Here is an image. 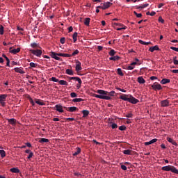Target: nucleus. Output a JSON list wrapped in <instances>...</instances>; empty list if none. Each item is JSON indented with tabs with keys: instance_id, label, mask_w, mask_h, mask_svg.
Returning <instances> with one entry per match:
<instances>
[{
	"instance_id": "nucleus-7",
	"label": "nucleus",
	"mask_w": 178,
	"mask_h": 178,
	"mask_svg": "<svg viewBox=\"0 0 178 178\" xmlns=\"http://www.w3.org/2000/svg\"><path fill=\"white\" fill-rule=\"evenodd\" d=\"M9 51L10 54H13V55H16V54H19L20 52V48L17 49H13L12 47H10Z\"/></svg>"
},
{
	"instance_id": "nucleus-33",
	"label": "nucleus",
	"mask_w": 178,
	"mask_h": 178,
	"mask_svg": "<svg viewBox=\"0 0 178 178\" xmlns=\"http://www.w3.org/2000/svg\"><path fill=\"white\" fill-rule=\"evenodd\" d=\"M139 44H142V45H149V44H151V42H144V41L140 40Z\"/></svg>"
},
{
	"instance_id": "nucleus-29",
	"label": "nucleus",
	"mask_w": 178,
	"mask_h": 178,
	"mask_svg": "<svg viewBox=\"0 0 178 178\" xmlns=\"http://www.w3.org/2000/svg\"><path fill=\"white\" fill-rule=\"evenodd\" d=\"M82 113L83 115V118H86V116H88V115H90V111L87 110H83L82 111Z\"/></svg>"
},
{
	"instance_id": "nucleus-22",
	"label": "nucleus",
	"mask_w": 178,
	"mask_h": 178,
	"mask_svg": "<svg viewBox=\"0 0 178 178\" xmlns=\"http://www.w3.org/2000/svg\"><path fill=\"white\" fill-rule=\"evenodd\" d=\"M167 140L168 141V143H170L171 144H172V145H177V143H176V141H175V140L170 138H167Z\"/></svg>"
},
{
	"instance_id": "nucleus-18",
	"label": "nucleus",
	"mask_w": 178,
	"mask_h": 178,
	"mask_svg": "<svg viewBox=\"0 0 178 178\" xmlns=\"http://www.w3.org/2000/svg\"><path fill=\"white\" fill-rule=\"evenodd\" d=\"M12 173H20V170L17 168H13L10 170Z\"/></svg>"
},
{
	"instance_id": "nucleus-27",
	"label": "nucleus",
	"mask_w": 178,
	"mask_h": 178,
	"mask_svg": "<svg viewBox=\"0 0 178 178\" xmlns=\"http://www.w3.org/2000/svg\"><path fill=\"white\" fill-rule=\"evenodd\" d=\"M70 80H76L78 83H82L81 79L79 77H70Z\"/></svg>"
},
{
	"instance_id": "nucleus-13",
	"label": "nucleus",
	"mask_w": 178,
	"mask_h": 178,
	"mask_svg": "<svg viewBox=\"0 0 178 178\" xmlns=\"http://www.w3.org/2000/svg\"><path fill=\"white\" fill-rule=\"evenodd\" d=\"M15 72H16V73H20V74H24V71L23 70V68L22 67H15L14 69Z\"/></svg>"
},
{
	"instance_id": "nucleus-38",
	"label": "nucleus",
	"mask_w": 178,
	"mask_h": 178,
	"mask_svg": "<svg viewBox=\"0 0 178 178\" xmlns=\"http://www.w3.org/2000/svg\"><path fill=\"white\" fill-rule=\"evenodd\" d=\"M76 149V152L73 154L74 156H76V155H79V154L81 152V149H80L79 147H77Z\"/></svg>"
},
{
	"instance_id": "nucleus-23",
	"label": "nucleus",
	"mask_w": 178,
	"mask_h": 178,
	"mask_svg": "<svg viewBox=\"0 0 178 178\" xmlns=\"http://www.w3.org/2000/svg\"><path fill=\"white\" fill-rule=\"evenodd\" d=\"M59 84L60 86H69V83H67V81H65V80H60L58 81Z\"/></svg>"
},
{
	"instance_id": "nucleus-19",
	"label": "nucleus",
	"mask_w": 178,
	"mask_h": 178,
	"mask_svg": "<svg viewBox=\"0 0 178 178\" xmlns=\"http://www.w3.org/2000/svg\"><path fill=\"white\" fill-rule=\"evenodd\" d=\"M40 144H44V143H49V140L45 138H42L39 140Z\"/></svg>"
},
{
	"instance_id": "nucleus-30",
	"label": "nucleus",
	"mask_w": 178,
	"mask_h": 178,
	"mask_svg": "<svg viewBox=\"0 0 178 178\" xmlns=\"http://www.w3.org/2000/svg\"><path fill=\"white\" fill-rule=\"evenodd\" d=\"M147 6H149V3H145L142 6H139L137 7V9H144L145 8H147Z\"/></svg>"
},
{
	"instance_id": "nucleus-26",
	"label": "nucleus",
	"mask_w": 178,
	"mask_h": 178,
	"mask_svg": "<svg viewBox=\"0 0 178 178\" xmlns=\"http://www.w3.org/2000/svg\"><path fill=\"white\" fill-rule=\"evenodd\" d=\"M167 83H170V79H163L161 81V84H167Z\"/></svg>"
},
{
	"instance_id": "nucleus-28",
	"label": "nucleus",
	"mask_w": 178,
	"mask_h": 178,
	"mask_svg": "<svg viewBox=\"0 0 178 178\" xmlns=\"http://www.w3.org/2000/svg\"><path fill=\"white\" fill-rule=\"evenodd\" d=\"M65 73L67 74H69L70 76H73L74 73H73V70H70V69H67L65 71Z\"/></svg>"
},
{
	"instance_id": "nucleus-48",
	"label": "nucleus",
	"mask_w": 178,
	"mask_h": 178,
	"mask_svg": "<svg viewBox=\"0 0 178 178\" xmlns=\"http://www.w3.org/2000/svg\"><path fill=\"white\" fill-rule=\"evenodd\" d=\"M79 54V50L76 49L72 54L71 56H74Z\"/></svg>"
},
{
	"instance_id": "nucleus-4",
	"label": "nucleus",
	"mask_w": 178,
	"mask_h": 178,
	"mask_svg": "<svg viewBox=\"0 0 178 178\" xmlns=\"http://www.w3.org/2000/svg\"><path fill=\"white\" fill-rule=\"evenodd\" d=\"M31 54H33V55H35V56H38V58H40L41 56V55H42V51H41L40 49H36V50H31Z\"/></svg>"
},
{
	"instance_id": "nucleus-45",
	"label": "nucleus",
	"mask_w": 178,
	"mask_h": 178,
	"mask_svg": "<svg viewBox=\"0 0 178 178\" xmlns=\"http://www.w3.org/2000/svg\"><path fill=\"white\" fill-rule=\"evenodd\" d=\"M134 15H136V17H141L143 16V14L141 13H137V12L134 11Z\"/></svg>"
},
{
	"instance_id": "nucleus-25",
	"label": "nucleus",
	"mask_w": 178,
	"mask_h": 178,
	"mask_svg": "<svg viewBox=\"0 0 178 178\" xmlns=\"http://www.w3.org/2000/svg\"><path fill=\"white\" fill-rule=\"evenodd\" d=\"M119 59H120V57H119V56H114L112 57L109 58V60H119Z\"/></svg>"
},
{
	"instance_id": "nucleus-62",
	"label": "nucleus",
	"mask_w": 178,
	"mask_h": 178,
	"mask_svg": "<svg viewBox=\"0 0 178 178\" xmlns=\"http://www.w3.org/2000/svg\"><path fill=\"white\" fill-rule=\"evenodd\" d=\"M81 87V83H79V84H76V88L78 90Z\"/></svg>"
},
{
	"instance_id": "nucleus-50",
	"label": "nucleus",
	"mask_w": 178,
	"mask_h": 178,
	"mask_svg": "<svg viewBox=\"0 0 178 178\" xmlns=\"http://www.w3.org/2000/svg\"><path fill=\"white\" fill-rule=\"evenodd\" d=\"M134 66H133V65H129L128 67H127V70H133V69H134Z\"/></svg>"
},
{
	"instance_id": "nucleus-58",
	"label": "nucleus",
	"mask_w": 178,
	"mask_h": 178,
	"mask_svg": "<svg viewBox=\"0 0 178 178\" xmlns=\"http://www.w3.org/2000/svg\"><path fill=\"white\" fill-rule=\"evenodd\" d=\"M65 38H61L60 40V42H61L62 44H65Z\"/></svg>"
},
{
	"instance_id": "nucleus-16",
	"label": "nucleus",
	"mask_w": 178,
	"mask_h": 178,
	"mask_svg": "<svg viewBox=\"0 0 178 178\" xmlns=\"http://www.w3.org/2000/svg\"><path fill=\"white\" fill-rule=\"evenodd\" d=\"M158 141V139L154 138L149 142H145V145H151V144H154V143H156Z\"/></svg>"
},
{
	"instance_id": "nucleus-35",
	"label": "nucleus",
	"mask_w": 178,
	"mask_h": 178,
	"mask_svg": "<svg viewBox=\"0 0 178 178\" xmlns=\"http://www.w3.org/2000/svg\"><path fill=\"white\" fill-rule=\"evenodd\" d=\"M0 155L1 158H5V156H6V152H5V150H0Z\"/></svg>"
},
{
	"instance_id": "nucleus-60",
	"label": "nucleus",
	"mask_w": 178,
	"mask_h": 178,
	"mask_svg": "<svg viewBox=\"0 0 178 178\" xmlns=\"http://www.w3.org/2000/svg\"><path fill=\"white\" fill-rule=\"evenodd\" d=\"M126 118H133V114L131 113L127 114Z\"/></svg>"
},
{
	"instance_id": "nucleus-14",
	"label": "nucleus",
	"mask_w": 178,
	"mask_h": 178,
	"mask_svg": "<svg viewBox=\"0 0 178 178\" xmlns=\"http://www.w3.org/2000/svg\"><path fill=\"white\" fill-rule=\"evenodd\" d=\"M169 105V100L165 99L161 102V106L163 108L168 106Z\"/></svg>"
},
{
	"instance_id": "nucleus-5",
	"label": "nucleus",
	"mask_w": 178,
	"mask_h": 178,
	"mask_svg": "<svg viewBox=\"0 0 178 178\" xmlns=\"http://www.w3.org/2000/svg\"><path fill=\"white\" fill-rule=\"evenodd\" d=\"M111 5H112V3L107 1L103 3L102 6H97V8H99V9L105 10V9H108V8L111 6Z\"/></svg>"
},
{
	"instance_id": "nucleus-59",
	"label": "nucleus",
	"mask_w": 178,
	"mask_h": 178,
	"mask_svg": "<svg viewBox=\"0 0 178 178\" xmlns=\"http://www.w3.org/2000/svg\"><path fill=\"white\" fill-rule=\"evenodd\" d=\"M31 47H32V48H35L37 47V44L36 43H31Z\"/></svg>"
},
{
	"instance_id": "nucleus-42",
	"label": "nucleus",
	"mask_w": 178,
	"mask_h": 178,
	"mask_svg": "<svg viewBox=\"0 0 178 178\" xmlns=\"http://www.w3.org/2000/svg\"><path fill=\"white\" fill-rule=\"evenodd\" d=\"M71 98H76L77 97V94L74 92L70 93Z\"/></svg>"
},
{
	"instance_id": "nucleus-41",
	"label": "nucleus",
	"mask_w": 178,
	"mask_h": 178,
	"mask_svg": "<svg viewBox=\"0 0 178 178\" xmlns=\"http://www.w3.org/2000/svg\"><path fill=\"white\" fill-rule=\"evenodd\" d=\"M117 72H118V74H119V76H124V74H123V72H122V69L118 68V69L117 70Z\"/></svg>"
},
{
	"instance_id": "nucleus-61",
	"label": "nucleus",
	"mask_w": 178,
	"mask_h": 178,
	"mask_svg": "<svg viewBox=\"0 0 178 178\" xmlns=\"http://www.w3.org/2000/svg\"><path fill=\"white\" fill-rule=\"evenodd\" d=\"M68 31H69V33H72V31H73V26H70L68 28Z\"/></svg>"
},
{
	"instance_id": "nucleus-1",
	"label": "nucleus",
	"mask_w": 178,
	"mask_h": 178,
	"mask_svg": "<svg viewBox=\"0 0 178 178\" xmlns=\"http://www.w3.org/2000/svg\"><path fill=\"white\" fill-rule=\"evenodd\" d=\"M97 94H94L93 97L95 98H99V99H106V101H109L111 99V96L108 95L109 92L105 91L104 90H97Z\"/></svg>"
},
{
	"instance_id": "nucleus-8",
	"label": "nucleus",
	"mask_w": 178,
	"mask_h": 178,
	"mask_svg": "<svg viewBox=\"0 0 178 178\" xmlns=\"http://www.w3.org/2000/svg\"><path fill=\"white\" fill-rule=\"evenodd\" d=\"M51 58H53V59H56V60H60V58H59V54H56L55 52H51Z\"/></svg>"
},
{
	"instance_id": "nucleus-36",
	"label": "nucleus",
	"mask_w": 178,
	"mask_h": 178,
	"mask_svg": "<svg viewBox=\"0 0 178 178\" xmlns=\"http://www.w3.org/2000/svg\"><path fill=\"white\" fill-rule=\"evenodd\" d=\"M83 101V99H81V98H75V99H72V102H74V103H76V102H81Z\"/></svg>"
},
{
	"instance_id": "nucleus-2",
	"label": "nucleus",
	"mask_w": 178,
	"mask_h": 178,
	"mask_svg": "<svg viewBox=\"0 0 178 178\" xmlns=\"http://www.w3.org/2000/svg\"><path fill=\"white\" fill-rule=\"evenodd\" d=\"M162 170L165 172H172V173H175L178 175V170L173 165H166L162 167Z\"/></svg>"
},
{
	"instance_id": "nucleus-44",
	"label": "nucleus",
	"mask_w": 178,
	"mask_h": 178,
	"mask_svg": "<svg viewBox=\"0 0 178 178\" xmlns=\"http://www.w3.org/2000/svg\"><path fill=\"white\" fill-rule=\"evenodd\" d=\"M3 31H4V30H3V26H0V35H3Z\"/></svg>"
},
{
	"instance_id": "nucleus-37",
	"label": "nucleus",
	"mask_w": 178,
	"mask_h": 178,
	"mask_svg": "<svg viewBox=\"0 0 178 178\" xmlns=\"http://www.w3.org/2000/svg\"><path fill=\"white\" fill-rule=\"evenodd\" d=\"M77 35H78L77 32H75L72 35L74 42H76V41H77Z\"/></svg>"
},
{
	"instance_id": "nucleus-57",
	"label": "nucleus",
	"mask_w": 178,
	"mask_h": 178,
	"mask_svg": "<svg viewBox=\"0 0 178 178\" xmlns=\"http://www.w3.org/2000/svg\"><path fill=\"white\" fill-rule=\"evenodd\" d=\"M134 65H141V63H137V61H135L131 63V66H134Z\"/></svg>"
},
{
	"instance_id": "nucleus-43",
	"label": "nucleus",
	"mask_w": 178,
	"mask_h": 178,
	"mask_svg": "<svg viewBox=\"0 0 178 178\" xmlns=\"http://www.w3.org/2000/svg\"><path fill=\"white\" fill-rule=\"evenodd\" d=\"M35 104H38V105H44V102H41V100H35Z\"/></svg>"
},
{
	"instance_id": "nucleus-12",
	"label": "nucleus",
	"mask_w": 178,
	"mask_h": 178,
	"mask_svg": "<svg viewBox=\"0 0 178 178\" xmlns=\"http://www.w3.org/2000/svg\"><path fill=\"white\" fill-rule=\"evenodd\" d=\"M152 87L153 90H162V86L159 83H154Z\"/></svg>"
},
{
	"instance_id": "nucleus-31",
	"label": "nucleus",
	"mask_w": 178,
	"mask_h": 178,
	"mask_svg": "<svg viewBox=\"0 0 178 178\" xmlns=\"http://www.w3.org/2000/svg\"><path fill=\"white\" fill-rule=\"evenodd\" d=\"M8 121L10 124H16V120L15 118L8 119Z\"/></svg>"
},
{
	"instance_id": "nucleus-56",
	"label": "nucleus",
	"mask_w": 178,
	"mask_h": 178,
	"mask_svg": "<svg viewBox=\"0 0 178 178\" xmlns=\"http://www.w3.org/2000/svg\"><path fill=\"white\" fill-rule=\"evenodd\" d=\"M121 169H122V170H127V167L124 165H121Z\"/></svg>"
},
{
	"instance_id": "nucleus-11",
	"label": "nucleus",
	"mask_w": 178,
	"mask_h": 178,
	"mask_svg": "<svg viewBox=\"0 0 178 178\" xmlns=\"http://www.w3.org/2000/svg\"><path fill=\"white\" fill-rule=\"evenodd\" d=\"M55 108H56V111H57V112H60V113H63V107L62 106V105L56 104L55 106Z\"/></svg>"
},
{
	"instance_id": "nucleus-46",
	"label": "nucleus",
	"mask_w": 178,
	"mask_h": 178,
	"mask_svg": "<svg viewBox=\"0 0 178 178\" xmlns=\"http://www.w3.org/2000/svg\"><path fill=\"white\" fill-rule=\"evenodd\" d=\"M119 130H120L121 131L126 130V126H124V125L120 126L119 127Z\"/></svg>"
},
{
	"instance_id": "nucleus-55",
	"label": "nucleus",
	"mask_w": 178,
	"mask_h": 178,
	"mask_svg": "<svg viewBox=\"0 0 178 178\" xmlns=\"http://www.w3.org/2000/svg\"><path fill=\"white\" fill-rule=\"evenodd\" d=\"M159 22L160 23H165V20L163 19L162 17H159Z\"/></svg>"
},
{
	"instance_id": "nucleus-64",
	"label": "nucleus",
	"mask_w": 178,
	"mask_h": 178,
	"mask_svg": "<svg viewBox=\"0 0 178 178\" xmlns=\"http://www.w3.org/2000/svg\"><path fill=\"white\" fill-rule=\"evenodd\" d=\"M158 79L156 76H151L150 80H156Z\"/></svg>"
},
{
	"instance_id": "nucleus-40",
	"label": "nucleus",
	"mask_w": 178,
	"mask_h": 178,
	"mask_svg": "<svg viewBox=\"0 0 178 178\" xmlns=\"http://www.w3.org/2000/svg\"><path fill=\"white\" fill-rule=\"evenodd\" d=\"M116 54V51H115V50L111 49L108 55H110V56H114V55Z\"/></svg>"
},
{
	"instance_id": "nucleus-47",
	"label": "nucleus",
	"mask_w": 178,
	"mask_h": 178,
	"mask_svg": "<svg viewBox=\"0 0 178 178\" xmlns=\"http://www.w3.org/2000/svg\"><path fill=\"white\" fill-rule=\"evenodd\" d=\"M177 57L175 56L173 57V63L174 65H178V60L176 59Z\"/></svg>"
},
{
	"instance_id": "nucleus-54",
	"label": "nucleus",
	"mask_w": 178,
	"mask_h": 178,
	"mask_svg": "<svg viewBox=\"0 0 178 178\" xmlns=\"http://www.w3.org/2000/svg\"><path fill=\"white\" fill-rule=\"evenodd\" d=\"M170 49H172V51H175L176 52H178V47H171Z\"/></svg>"
},
{
	"instance_id": "nucleus-17",
	"label": "nucleus",
	"mask_w": 178,
	"mask_h": 178,
	"mask_svg": "<svg viewBox=\"0 0 178 178\" xmlns=\"http://www.w3.org/2000/svg\"><path fill=\"white\" fill-rule=\"evenodd\" d=\"M58 56H63V58H70L72 57V54L59 53Z\"/></svg>"
},
{
	"instance_id": "nucleus-49",
	"label": "nucleus",
	"mask_w": 178,
	"mask_h": 178,
	"mask_svg": "<svg viewBox=\"0 0 178 178\" xmlns=\"http://www.w3.org/2000/svg\"><path fill=\"white\" fill-rule=\"evenodd\" d=\"M33 155H34V154L33 153V152H30L29 155L28 156V159L33 158Z\"/></svg>"
},
{
	"instance_id": "nucleus-39",
	"label": "nucleus",
	"mask_w": 178,
	"mask_h": 178,
	"mask_svg": "<svg viewBox=\"0 0 178 178\" xmlns=\"http://www.w3.org/2000/svg\"><path fill=\"white\" fill-rule=\"evenodd\" d=\"M50 80L54 81V83H59V79H56L55 76L51 77Z\"/></svg>"
},
{
	"instance_id": "nucleus-6",
	"label": "nucleus",
	"mask_w": 178,
	"mask_h": 178,
	"mask_svg": "<svg viewBox=\"0 0 178 178\" xmlns=\"http://www.w3.org/2000/svg\"><path fill=\"white\" fill-rule=\"evenodd\" d=\"M115 26H120V27L121 28H117L116 30L117 31H120V30H126V29H127V27H126V26H124L123 24H120V23H114Z\"/></svg>"
},
{
	"instance_id": "nucleus-34",
	"label": "nucleus",
	"mask_w": 178,
	"mask_h": 178,
	"mask_svg": "<svg viewBox=\"0 0 178 178\" xmlns=\"http://www.w3.org/2000/svg\"><path fill=\"white\" fill-rule=\"evenodd\" d=\"M123 154L124 155H131V150L130 149H125L123 151Z\"/></svg>"
},
{
	"instance_id": "nucleus-32",
	"label": "nucleus",
	"mask_w": 178,
	"mask_h": 178,
	"mask_svg": "<svg viewBox=\"0 0 178 178\" xmlns=\"http://www.w3.org/2000/svg\"><path fill=\"white\" fill-rule=\"evenodd\" d=\"M91 19L87 17L85 19V22H84V24L86 26H90V22Z\"/></svg>"
},
{
	"instance_id": "nucleus-53",
	"label": "nucleus",
	"mask_w": 178,
	"mask_h": 178,
	"mask_svg": "<svg viewBox=\"0 0 178 178\" xmlns=\"http://www.w3.org/2000/svg\"><path fill=\"white\" fill-rule=\"evenodd\" d=\"M108 95H110V97H113V95H115V91L112 90L109 92Z\"/></svg>"
},
{
	"instance_id": "nucleus-51",
	"label": "nucleus",
	"mask_w": 178,
	"mask_h": 178,
	"mask_svg": "<svg viewBox=\"0 0 178 178\" xmlns=\"http://www.w3.org/2000/svg\"><path fill=\"white\" fill-rule=\"evenodd\" d=\"M31 67H37V64L34 63H30Z\"/></svg>"
},
{
	"instance_id": "nucleus-52",
	"label": "nucleus",
	"mask_w": 178,
	"mask_h": 178,
	"mask_svg": "<svg viewBox=\"0 0 178 178\" xmlns=\"http://www.w3.org/2000/svg\"><path fill=\"white\" fill-rule=\"evenodd\" d=\"M111 127L112 129H118V124H116L115 123H113L111 124Z\"/></svg>"
},
{
	"instance_id": "nucleus-20",
	"label": "nucleus",
	"mask_w": 178,
	"mask_h": 178,
	"mask_svg": "<svg viewBox=\"0 0 178 178\" xmlns=\"http://www.w3.org/2000/svg\"><path fill=\"white\" fill-rule=\"evenodd\" d=\"M129 97V95H121L120 98V99H122V101H129V97Z\"/></svg>"
},
{
	"instance_id": "nucleus-9",
	"label": "nucleus",
	"mask_w": 178,
	"mask_h": 178,
	"mask_svg": "<svg viewBox=\"0 0 178 178\" xmlns=\"http://www.w3.org/2000/svg\"><path fill=\"white\" fill-rule=\"evenodd\" d=\"M128 102H130L131 104H137V102H138V99L130 95L129 99H128Z\"/></svg>"
},
{
	"instance_id": "nucleus-21",
	"label": "nucleus",
	"mask_w": 178,
	"mask_h": 178,
	"mask_svg": "<svg viewBox=\"0 0 178 178\" xmlns=\"http://www.w3.org/2000/svg\"><path fill=\"white\" fill-rule=\"evenodd\" d=\"M138 82L139 83V84H144V83H145V80L144 79V78H143V76H139L138 78Z\"/></svg>"
},
{
	"instance_id": "nucleus-3",
	"label": "nucleus",
	"mask_w": 178,
	"mask_h": 178,
	"mask_svg": "<svg viewBox=\"0 0 178 178\" xmlns=\"http://www.w3.org/2000/svg\"><path fill=\"white\" fill-rule=\"evenodd\" d=\"M6 98H8V95H0V104L1 105V106H6Z\"/></svg>"
},
{
	"instance_id": "nucleus-10",
	"label": "nucleus",
	"mask_w": 178,
	"mask_h": 178,
	"mask_svg": "<svg viewBox=\"0 0 178 178\" xmlns=\"http://www.w3.org/2000/svg\"><path fill=\"white\" fill-rule=\"evenodd\" d=\"M75 69L76 70V72H80V70H81L82 67H81V63L79 60L76 61V67Z\"/></svg>"
},
{
	"instance_id": "nucleus-15",
	"label": "nucleus",
	"mask_w": 178,
	"mask_h": 178,
	"mask_svg": "<svg viewBox=\"0 0 178 178\" xmlns=\"http://www.w3.org/2000/svg\"><path fill=\"white\" fill-rule=\"evenodd\" d=\"M149 51L150 52H154V51H159V47H158V45L151 47L149 48Z\"/></svg>"
},
{
	"instance_id": "nucleus-24",
	"label": "nucleus",
	"mask_w": 178,
	"mask_h": 178,
	"mask_svg": "<svg viewBox=\"0 0 178 178\" xmlns=\"http://www.w3.org/2000/svg\"><path fill=\"white\" fill-rule=\"evenodd\" d=\"M68 112H76V111H77V107L76 106H72L68 108L67 109Z\"/></svg>"
},
{
	"instance_id": "nucleus-63",
	"label": "nucleus",
	"mask_w": 178,
	"mask_h": 178,
	"mask_svg": "<svg viewBox=\"0 0 178 178\" xmlns=\"http://www.w3.org/2000/svg\"><path fill=\"white\" fill-rule=\"evenodd\" d=\"M172 73L178 74V70H172Z\"/></svg>"
}]
</instances>
